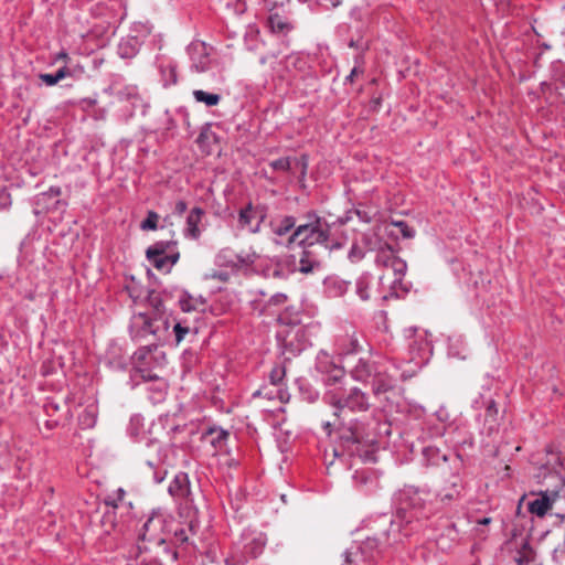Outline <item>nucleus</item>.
I'll use <instances>...</instances> for the list:
<instances>
[{
    "mask_svg": "<svg viewBox=\"0 0 565 565\" xmlns=\"http://www.w3.org/2000/svg\"><path fill=\"white\" fill-rule=\"evenodd\" d=\"M312 376L327 387L323 401L332 407L334 422L322 423L328 435L331 434V426L345 422L348 414L369 411L371 406L369 395L358 386L344 388L340 385L344 380L345 371L326 351L317 354Z\"/></svg>",
    "mask_w": 565,
    "mask_h": 565,
    "instance_id": "obj_1",
    "label": "nucleus"
},
{
    "mask_svg": "<svg viewBox=\"0 0 565 565\" xmlns=\"http://www.w3.org/2000/svg\"><path fill=\"white\" fill-rule=\"evenodd\" d=\"M391 434V424L380 422L375 418L366 420H350L349 427L342 434L347 451L352 457L361 459L363 462H376L377 454L386 443L385 437Z\"/></svg>",
    "mask_w": 565,
    "mask_h": 565,
    "instance_id": "obj_2",
    "label": "nucleus"
},
{
    "mask_svg": "<svg viewBox=\"0 0 565 565\" xmlns=\"http://www.w3.org/2000/svg\"><path fill=\"white\" fill-rule=\"evenodd\" d=\"M307 222L299 224L287 237L285 246L291 248L294 245L302 249L318 247L324 252L342 248L343 244L334 237L332 225L316 212L310 211L306 215Z\"/></svg>",
    "mask_w": 565,
    "mask_h": 565,
    "instance_id": "obj_3",
    "label": "nucleus"
},
{
    "mask_svg": "<svg viewBox=\"0 0 565 565\" xmlns=\"http://www.w3.org/2000/svg\"><path fill=\"white\" fill-rule=\"evenodd\" d=\"M393 520V514L382 513L371 521V529L374 530L372 536H367L356 546L363 561L373 562L384 554V552L394 544L402 541L401 526Z\"/></svg>",
    "mask_w": 565,
    "mask_h": 565,
    "instance_id": "obj_4",
    "label": "nucleus"
},
{
    "mask_svg": "<svg viewBox=\"0 0 565 565\" xmlns=\"http://www.w3.org/2000/svg\"><path fill=\"white\" fill-rule=\"evenodd\" d=\"M349 373L355 382L371 385L374 397L379 399H388L387 394L397 387L395 376L370 359L359 358Z\"/></svg>",
    "mask_w": 565,
    "mask_h": 565,
    "instance_id": "obj_5",
    "label": "nucleus"
},
{
    "mask_svg": "<svg viewBox=\"0 0 565 565\" xmlns=\"http://www.w3.org/2000/svg\"><path fill=\"white\" fill-rule=\"evenodd\" d=\"M396 507V514L393 520L396 526L399 525L404 536L411 535L414 522H419L424 515L423 499L420 489L414 486H405L398 490L393 498Z\"/></svg>",
    "mask_w": 565,
    "mask_h": 565,
    "instance_id": "obj_6",
    "label": "nucleus"
},
{
    "mask_svg": "<svg viewBox=\"0 0 565 565\" xmlns=\"http://www.w3.org/2000/svg\"><path fill=\"white\" fill-rule=\"evenodd\" d=\"M169 329V317H156L149 312L134 313L129 324V333L135 342L149 340V343H164L171 337Z\"/></svg>",
    "mask_w": 565,
    "mask_h": 565,
    "instance_id": "obj_7",
    "label": "nucleus"
},
{
    "mask_svg": "<svg viewBox=\"0 0 565 565\" xmlns=\"http://www.w3.org/2000/svg\"><path fill=\"white\" fill-rule=\"evenodd\" d=\"M160 343H148L141 345L134 354V367L130 371L127 384L130 388L140 385L139 380L157 379V369H162L166 364V354L159 350Z\"/></svg>",
    "mask_w": 565,
    "mask_h": 565,
    "instance_id": "obj_8",
    "label": "nucleus"
},
{
    "mask_svg": "<svg viewBox=\"0 0 565 565\" xmlns=\"http://www.w3.org/2000/svg\"><path fill=\"white\" fill-rule=\"evenodd\" d=\"M363 242L370 250L379 252L375 263L384 267V273L379 278L380 281L390 279V273H392L393 278L391 282H402L406 274L407 265L405 260L395 256L393 247L386 242H383L377 235H366Z\"/></svg>",
    "mask_w": 565,
    "mask_h": 565,
    "instance_id": "obj_9",
    "label": "nucleus"
},
{
    "mask_svg": "<svg viewBox=\"0 0 565 565\" xmlns=\"http://www.w3.org/2000/svg\"><path fill=\"white\" fill-rule=\"evenodd\" d=\"M315 330V326L280 328L276 338L285 360L290 361L310 347Z\"/></svg>",
    "mask_w": 565,
    "mask_h": 565,
    "instance_id": "obj_10",
    "label": "nucleus"
},
{
    "mask_svg": "<svg viewBox=\"0 0 565 565\" xmlns=\"http://www.w3.org/2000/svg\"><path fill=\"white\" fill-rule=\"evenodd\" d=\"M126 491L122 488H118L113 493L105 498V511L102 522L104 525L109 524L114 531L122 532L121 523H125L124 514L129 513L132 509V503L125 500ZM128 523L132 522V519L127 520Z\"/></svg>",
    "mask_w": 565,
    "mask_h": 565,
    "instance_id": "obj_11",
    "label": "nucleus"
},
{
    "mask_svg": "<svg viewBox=\"0 0 565 565\" xmlns=\"http://www.w3.org/2000/svg\"><path fill=\"white\" fill-rule=\"evenodd\" d=\"M266 543L267 537L265 533L252 529H245L242 532L239 541L235 545L236 552L241 553L238 562L244 564L249 558H256L259 556L263 553Z\"/></svg>",
    "mask_w": 565,
    "mask_h": 565,
    "instance_id": "obj_12",
    "label": "nucleus"
},
{
    "mask_svg": "<svg viewBox=\"0 0 565 565\" xmlns=\"http://www.w3.org/2000/svg\"><path fill=\"white\" fill-rule=\"evenodd\" d=\"M134 302H145L151 309L152 316H166V308L162 294L156 289L149 288V285H125Z\"/></svg>",
    "mask_w": 565,
    "mask_h": 565,
    "instance_id": "obj_13",
    "label": "nucleus"
},
{
    "mask_svg": "<svg viewBox=\"0 0 565 565\" xmlns=\"http://www.w3.org/2000/svg\"><path fill=\"white\" fill-rule=\"evenodd\" d=\"M163 526V515L159 512L152 511L138 533V541L141 542V545L149 544V546L164 543V537L161 535Z\"/></svg>",
    "mask_w": 565,
    "mask_h": 565,
    "instance_id": "obj_14",
    "label": "nucleus"
},
{
    "mask_svg": "<svg viewBox=\"0 0 565 565\" xmlns=\"http://www.w3.org/2000/svg\"><path fill=\"white\" fill-rule=\"evenodd\" d=\"M265 217V207L262 205H253V203L249 202L238 212V225L239 227L247 228L250 233L256 234L260 232V225Z\"/></svg>",
    "mask_w": 565,
    "mask_h": 565,
    "instance_id": "obj_15",
    "label": "nucleus"
},
{
    "mask_svg": "<svg viewBox=\"0 0 565 565\" xmlns=\"http://www.w3.org/2000/svg\"><path fill=\"white\" fill-rule=\"evenodd\" d=\"M186 53L191 61L190 68L198 73L207 71L211 66V57L204 42L193 41L186 46Z\"/></svg>",
    "mask_w": 565,
    "mask_h": 565,
    "instance_id": "obj_16",
    "label": "nucleus"
},
{
    "mask_svg": "<svg viewBox=\"0 0 565 565\" xmlns=\"http://www.w3.org/2000/svg\"><path fill=\"white\" fill-rule=\"evenodd\" d=\"M168 493L173 498L174 501H179L181 503L192 502L193 494L191 491L189 475L183 471L175 473L169 483Z\"/></svg>",
    "mask_w": 565,
    "mask_h": 565,
    "instance_id": "obj_17",
    "label": "nucleus"
},
{
    "mask_svg": "<svg viewBox=\"0 0 565 565\" xmlns=\"http://www.w3.org/2000/svg\"><path fill=\"white\" fill-rule=\"evenodd\" d=\"M152 550V546L138 543L129 551L127 565H163L159 551H156L153 554Z\"/></svg>",
    "mask_w": 565,
    "mask_h": 565,
    "instance_id": "obj_18",
    "label": "nucleus"
},
{
    "mask_svg": "<svg viewBox=\"0 0 565 565\" xmlns=\"http://www.w3.org/2000/svg\"><path fill=\"white\" fill-rule=\"evenodd\" d=\"M202 439L210 443L214 449V455L230 454V431L223 427L216 425L207 427L202 433Z\"/></svg>",
    "mask_w": 565,
    "mask_h": 565,
    "instance_id": "obj_19",
    "label": "nucleus"
},
{
    "mask_svg": "<svg viewBox=\"0 0 565 565\" xmlns=\"http://www.w3.org/2000/svg\"><path fill=\"white\" fill-rule=\"evenodd\" d=\"M216 263L220 266L227 265L228 269H218L214 270L211 275L207 276V278L212 279H218L226 281L231 278V273L239 271L245 267L244 260L238 257L237 255H233L231 259L227 260L226 253H220L216 257Z\"/></svg>",
    "mask_w": 565,
    "mask_h": 565,
    "instance_id": "obj_20",
    "label": "nucleus"
},
{
    "mask_svg": "<svg viewBox=\"0 0 565 565\" xmlns=\"http://www.w3.org/2000/svg\"><path fill=\"white\" fill-rule=\"evenodd\" d=\"M296 223L297 220L292 215H281L273 217L269 221V227L273 235L275 236L273 238L274 243L277 245H281V238L286 236L288 233H290L291 230L294 231L297 227Z\"/></svg>",
    "mask_w": 565,
    "mask_h": 565,
    "instance_id": "obj_21",
    "label": "nucleus"
},
{
    "mask_svg": "<svg viewBox=\"0 0 565 565\" xmlns=\"http://www.w3.org/2000/svg\"><path fill=\"white\" fill-rule=\"evenodd\" d=\"M129 358L117 343H110L105 353V364L114 371H124L128 366Z\"/></svg>",
    "mask_w": 565,
    "mask_h": 565,
    "instance_id": "obj_22",
    "label": "nucleus"
},
{
    "mask_svg": "<svg viewBox=\"0 0 565 565\" xmlns=\"http://www.w3.org/2000/svg\"><path fill=\"white\" fill-rule=\"evenodd\" d=\"M408 348L411 353L413 354V359L416 358L418 359V361L415 362L414 364L411 361L406 363V367L403 369L401 372V377L404 381L412 379L420 370L423 365V351L415 339L408 343Z\"/></svg>",
    "mask_w": 565,
    "mask_h": 565,
    "instance_id": "obj_23",
    "label": "nucleus"
},
{
    "mask_svg": "<svg viewBox=\"0 0 565 565\" xmlns=\"http://www.w3.org/2000/svg\"><path fill=\"white\" fill-rule=\"evenodd\" d=\"M204 215L203 209L195 206L193 207L188 216L184 227V236L196 239L201 235V231L199 228V224L201 223L202 216Z\"/></svg>",
    "mask_w": 565,
    "mask_h": 565,
    "instance_id": "obj_24",
    "label": "nucleus"
},
{
    "mask_svg": "<svg viewBox=\"0 0 565 565\" xmlns=\"http://www.w3.org/2000/svg\"><path fill=\"white\" fill-rule=\"evenodd\" d=\"M321 259L315 249H303L299 259L298 270L302 274L313 273L321 268Z\"/></svg>",
    "mask_w": 565,
    "mask_h": 565,
    "instance_id": "obj_25",
    "label": "nucleus"
},
{
    "mask_svg": "<svg viewBox=\"0 0 565 565\" xmlns=\"http://www.w3.org/2000/svg\"><path fill=\"white\" fill-rule=\"evenodd\" d=\"M280 328H292L298 326H312L311 323H305L302 313L300 310L288 307L278 317Z\"/></svg>",
    "mask_w": 565,
    "mask_h": 565,
    "instance_id": "obj_26",
    "label": "nucleus"
},
{
    "mask_svg": "<svg viewBox=\"0 0 565 565\" xmlns=\"http://www.w3.org/2000/svg\"><path fill=\"white\" fill-rule=\"evenodd\" d=\"M146 446L149 449H153L157 452L158 459L157 463H162L164 466H171L173 465V459L171 456L174 454V446L173 445H160L154 439H148Z\"/></svg>",
    "mask_w": 565,
    "mask_h": 565,
    "instance_id": "obj_27",
    "label": "nucleus"
},
{
    "mask_svg": "<svg viewBox=\"0 0 565 565\" xmlns=\"http://www.w3.org/2000/svg\"><path fill=\"white\" fill-rule=\"evenodd\" d=\"M141 42L137 36L121 39L118 44V55L121 58H132L139 52Z\"/></svg>",
    "mask_w": 565,
    "mask_h": 565,
    "instance_id": "obj_28",
    "label": "nucleus"
},
{
    "mask_svg": "<svg viewBox=\"0 0 565 565\" xmlns=\"http://www.w3.org/2000/svg\"><path fill=\"white\" fill-rule=\"evenodd\" d=\"M178 119H181L182 122L186 126H190L189 114L185 108L180 107L175 109L174 114H171L169 110H166V124L164 130L167 134H173L178 127Z\"/></svg>",
    "mask_w": 565,
    "mask_h": 565,
    "instance_id": "obj_29",
    "label": "nucleus"
},
{
    "mask_svg": "<svg viewBox=\"0 0 565 565\" xmlns=\"http://www.w3.org/2000/svg\"><path fill=\"white\" fill-rule=\"evenodd\" d=\"M159 71L161 74V81L164 87L177 84V63L172 60H164L159 64Z\"/></svg>",
    "mask_w": 565,
    "mask_h": 565,
    "instance_id": "obj_30",
    "label": "nucleus"
},
{
    "mask_svg": "<svg viewBox=\"0 0 565 565\" xmlns=\"http://www.w3.org/2000/svg\"><path fill=\"white\" fill-rule=\"evenodd\" d=\"M499 428V409L494 401H490L486 409L484 430L488 436L498 431Z\"/></svg>",
    "mask_w": 565,
    "mask_h": 565,
    "instance_id": "obj_31",
    "label": "nucleus"
},
{
    "mask_svg": "<svg viewBox=\"0 0 565 565\" xmlns=\"http://www.w3.org/2000/svg\"><path fill=\"white\" fill-rule=\"evenodd\" d=\"M141 383H151V386L147 390L150 391L149 399L156 404L162 402L166 395L167 383L164 380L157 374V379L153 380H139Z\"/></svg>",
    "mask_w": 565,
    "mask_h": 565,
    "instance_id": "obj_32",
    "label": "nucleus"
},
{
    "mask_svg": "<svg viewBox=\"0 0 565 565\" xmlns=\"http://www.w3.org/2000/svg\"><path fill=\"white\" fill-rule=\"evenodd\" d=\"M553 507V500L547 493H541L539 498L529 502V511L536 516L543 518Z\"/></svg>",
    "mask_w": 565,
    "mask_h": 565,
    "instance_id": "obj_33",
    "label": "nucleus"
},
{
    "mask_svg": "<svg viewBox=\"0 0 565 565\" xmlns=\"http://www.w3.org/2000/svg\"><path fill=\"white\" fill-rule=\"evenodd\" d=\"M149 262L159 270L169 271L171 267L178 262L179 254L170 255H147Z\"/></svg>",
    "mask_w": 565,
    "mask_h": 565,
    "instance_id": "obj_34",
    "label": "nucleus"
},
{
    "mask_svg": "<svg viewBox=\"0 0 565 565\" xmlns=\"http://www.w3.org/2000/svg\"><path fill=\"white\" fill-rule=\"evenodd\" d=\"M295 384L299 391V394L303 401L313 403L319 398V392L311 385L306 379H297Z\"/></svg>",
    "mask_w": 565,
    "mask_h": 565,
    "instance_id": "obj_35",
    "label": "nucleus"
},
{
    "mask_svg": "<svg viewBox=\"0 0 565 565\" xmlns=\"http://www.w3.org/2000/svg\"><path fill=\"white\" fill-rule=\"evenodd\" d=\"M74 75V72L67 67V66H63L61 68H58L55 73L53 74H50V73H43V74H40V79L47 86H54L56 85L61 79L65 78V77H68V76H73Z\"/></svg>",
    "mask_w": 565,
    "mask_h": 565,
    "instance_id": "obj_36",
    "label": "nucleus"
},
{
    "mask_svg": "<svg viewBox=\"0 0 565 565\" xmlns=\"http://www.w3.org/2000/svg\"><path fill=\"white\" fill-rule=\"evenodd\" d=\"M79 425L83 429H88L95 426L97 422V407L88 405L78 416Z\"/></svg>",
    "mask_w": 565,
    "mask_h": 565,
    "instance_id": "obj_37",
    "label": "nucleus"
},
{
    "mask_svg": "<svg viewBox=\"0 0 565 565\" xmlns=\"http://www.w3.org/2000/svg\"><path fill=\"white\" fill-rule=\"evenodd\" d=\"M192 95L196 103H202L207 107L216 106L222 98L220 94L210 93L202 89H194Z\"/></svg>",
    "mask_w": 565,
    "mask_h": 565,
    "instance_id": "obj_38",
    "label": "nucleus"
},
{
    "mask_svg": "<svg viewBox=\"0 0 565 565\" xmlns=\"http://www.w3.org/2000/svg\"><path fill=\"white\" fill-rule=\"evenodd\" d=\"M173 324L170 323V327H172V333L174 335L175 344H180L185 335L190 332L191 328L186 320L184 319H172Z\"/></svg>",
    "mask_w": 565,
    "mask_h": 565,
    "instance_id": "obj_39",
    "label": "nucleus"
},
{
    "mask_svg": "<svg viewBox=\"0 0 565 565\" xmlns=\"http://www.w3.org/2000/svg\"><path fill=\"white\" fill-rule=\"evenodd\" d=\"M268 26L274 33H287L290 31V24L279 14H270L268 18Z\"/></svg>",
    "mask_w": 565,
    "mask_h": 565,
    "instance_id": "obj_40",
    "label": "nucleus"
},
{
    "mask_svg": "<svg viewBox=\"0 0 565 565\" xmlns=\"http://www.w3.org/2000/svg\"><path fill=\"white\" fill-rule=\"evenodd\" d=\"M287 393L285 391L281 390V387H267V386H264L259 390H256L254 393H253V397H265L267 399H274L276 397H278L281 402L285 401V395Z\"/></svg>",
    "mask_w": 565,
    "mask_h": 565,
    "instance_id": "obj_41",
    "label": "nucleus"
},
{
    "mask_svg": "<svg viewBox=\"0 0 565 565\" xmlns=\"http://www.w3.org/2000/svg\"><path fill=\"white\" fill-rule=\"evenodd\" d=\"M289 267L284 263H273L266 269V278L287 279Z\"/></svg>",
    "mask_w": 565,
    "mask_h": 565,
    "instance_id": "obj_42",
    "label": "nucleus"
},
{
    "mask_svg": "<svg viewBox=\"0 0 565 565\" xmlns=\"http://www.w3.org/2000/svg\"><path fill=\"white\" fill-rule=\"evenodd\" d=\"M366 235H376V234H375V233H366V234H363V236H362V238H361V244H362V245H360L359 243H354V244L351 246V248H350V250H349V254H348V257H349V259H350L352 263H358V262H360V260L364 257V255H365V250H370V249L365 246V244H364V242H363V238H364V236H366Z\"/></svg>",
    "mask_w": 565,
    "mask_h": 565,
    "instance_id": "obj_43",
    "label": "nucleus"
},
{
    "mask_svg": "<svg viewBox=\"0 0 565 565\" xmlns=\"http://www.w3.org/2000/svg\"><path fill=\"white\" fill-rule=\"evenodd\" d=\"M115 95L119 100L131 102L134 106L136 102L140 100L138 89L135 86L119 88L116 90Z\"/></svg>",
    "mask_w": 565,
    "mask_h": 565,
    "instance_id": "obj_44",
    "label": "nucleus"
},
{
    "mask_svg": "<svg viewBox=\"0 0 565 565\" xmlns=\"http://www.w3.org/2000/svg\"><path fill=\"white\" fill-rule=\"evenodd\" d=\"M178 302L183 312H192V311L199 312L198 306H196V303H194V296H192L188 291L182 292V295L179 297Z\"/></svg>",
    "mask_w": 565,
    "mask_h": 565,
    "instance_id": "obj_45",
    "label": "nucleus"
},
{
    "mask_svg": "<svg viewBox=\"0 0 565 565\" xmlns=\"http://www.w3.org/2000/svg\"><path fill=\"white\" fill-rule=\"evenodd\" d=\"M286 375V369L282 364L275 365L269 373V382L275 387H280Z\"/></svg>",
    "mask_w": 565,
    "mask_h": 565,
    "instance_id": "obj_46",
    "label": "nucleus"
},
{
    "mask_svg": "<svg viewBox=\"0 0 565 565\" xmlns=\"http://www.w3.org/2000/svg\"><path fill=\"white\" fill-rule=\"evenodd\" d=\"M174 242L160 241L148 247L147 255H168L167 252L174 246Z\"/></svg>",
    "mask_w": 565,
    "mask_h": 565,
    "instance_id": "obj_47",
    "label": "nucleus"
},
{
    "mask_svg": "<svg viewBox=\"0 0 565 565\" xmlns=\"http://www.w3.org/2000/svg\"><path fill=\"white\" fill-rule=\"evenodd\" d=\"M225 8L236 15L243 14L247 10L246 0H225Z\"/></svg>",
    "mask_w": 565,
    "mask_h": 565,
    "instance_id": "obj_48",
    "label": "nucleus"
},
{
    "mask_svg": "<svg viewBox=\"0 0 565 565\" xmlns=\"http://www.w3.org/2000/svg\"><path fill=\"white\" fill-rule=\"evenodd\" d=\"M158 220L159 215L153 212L149 211L147 214V217L141 222V230L143 231H154L158 228Z\"/></svg>",
    "mask_w": 565,
    "mask_h": 565,
    "instance_id": "obj_49",
    "label": "nucleus"
},
{
    "mask_svg": "<svg viewBox=\"0 0 565 565\" xmlns=\"http://www.w3.org/2000/svg\"><path fill=\"white\" fill-rule=\"evenodd\" d=\"M146 465L152 470V480L154 483H161L167 477V469H159L153 460H146Z\"/></svg>",
    "mask_w": 565,
    "mask_h": 565,
    "instance_id": "obj_50",
    "label": "nucleus"
},
{
    "mask_svg": "<svg viewBox=\"0 0 565 565\" xmlns=\"http://www.w3.org/2000/svg\"><path fill=\"white\" fill-rule=\"evenodd\" d=\"M287 63L288 66L292 65L296 70H298L301 73H306L308 70V63L306 58L298 55L289 56Z\"/></svg>",
    "mask_w": 565,
    "mask_h": 565,
    "instance_id": "obj_51",
    "label": "nucleus"
},
{
    "mask_svg": "<svg viewBox=\"0 0 565 565\" xmlns=\"http://www.w3.org/2000/svg\"><path fill=\"white\" fill-rule=\"evenodd\" d=\"M348 341L349 344L341 350V354L349 356L362 350L358 338L351 337Z\"/></svg>",
    "mask_w": 565,
    "mask_h": 565,
    "instance_id": "obj_52",
    "label": "nucleus"
},
{
    "mask_svg": "<svg viewBox=\"0 0 565 565\" xmlns=\"http://www.w3.org/2000/svg\"><path fill=\"white\" fill-rule=\"evenodd\" d=\"M352 479L356 486H365L371 481V473L366 469L355 470Z\"/></svg>",
    "mask_w": 565,
    "mask_h": 565,
    "instance_id": "obj_53",
    "label": "nucleus"
},
{
    "mask_svg": "<svg viewBox=\"0 0 565 565\" xmlns=\"http://www.w3.org/2000/svg\"><path fill=\"white\" fill-rule=\"evenodd\" d=\"M269 166L275 171H289L290 170V158L289 157H282L278 158L276 160H273Z\"/></svg>",
    "mask_w": 565,
    "mask_h": 565,
    "instance_id": "obj_54",
    "label": "nucleus"
},
{
    "mask_svg": "<svg viewBox=\"0 0 565 565\" xmlns=\"http://www.w3.org/2000/svg\"><path fill=\"white\" fill-rule=\"evenodd\" d=\"M12 205L11 193L7 188L0 190V211H9Z\"/></svg>",
    "mask_w": 565,
    "mask_h": 565,
    "instance_id": "obj_55",
    "label": "nucleus"
},
{
    "mask_svg": "<svg viewBox=\"0 0 565 565\" xmlns=\"http://www.w3.org/2000/svg\"><path fill=\"white\" fill-rule=\"evenodd\" d=\"M43 409L49 417H53L56 413L60 412L61 406L53 398H46L43 405Z\"/></svg>",
    "mask_w": 565,
    "mask_h": 565,
    "instance_id": "obj_56",
    "label": "nucleus"
},
{
    "mask_svg": "<svg viewBox=\"0 0 565 565\" xmlns=\"http://www.w3.org/2000/svg\"><path fill=\"white\" fill-rule=\"evenodd\" d=\"M156 551H161L166 556L170 557L172 561H175L178 558V552L173 551L170 545L167 544V541L164 540V543L162 544H154L152 545Z\"/></svg>",
    "mask_w": 565,
    "mask_h": 565,
    "instance_id": "obj_57",
    "label": "nucleus"
},
{
    "mask_svg": "<svg viewBox=\"0 0 565 565\" xmlns=\"http://www.w3.org/2000/svg\"><path fill=\"white\" fill-rule=\"evenodd\" d=\"M418 444H419V448L416 449L415 443L413 440L405 439L402 447L407 449L409 451V454H415L417 451H419L420 454H424V444L420 438H418Z\"/></svg>",
    "mask_w": 565,
    "mask_h": 565,
    "instance_id": "obj_58",
    "label": "nucleus"
},
{
    "mask_svg": "<svg viewBox=\"0 0 565 565\" xmlns=\"http://www.w3.org/2000/svg\"><path fill=\"white\" fill-rule=\"evenodd\" d=\"M173 535H174V542L180 545H183V544L188 543V541H189L188 530L184 527L175 529Z\"/></svg>",
    "mask_w": 565,
    "mask_h": 565,
    "instance_id": "obj_59",
    "label": "nucleus"
},
{
    "mask_svg": "<svg viewBox=\"0 0 565 565\" xmlns=\"http://www.w3.org/2000/svg\"><path fill=\"white\" fill-rule=\"evenodd\" d=\"M394 226L398 230L403 237L409 238L414 236V231L408 227L405 222H396Z\"/></svg>",
    "mask_w": 565,
    "mask_h": 565,
    "instance_id": "obj_60",
    "label": "nucleus"
},
{
    "mask_svg": "<svg viewBox=\"0 0 565 565\" xmlns=\"http://www.w3.org/2000/svg\"><path fill=\"white\" fill-rule=\"evenodd\" d=\"M60 195H61V188L51 186L47 191L42 192L38 195V201H40L41 199H44L45 196L57 198Z\"/></svg>",
    "mask_w": 565,
    "mask_h": 565,
    "instance_id": "obj_61",
    "label": "nucleus"
},
{
    "mask_svg": "<svg viewBox=\"0 0 565 565\" xmlns=\"http://www.w3.org/2000/svg\"><path fill=\"white\" fill-rule=\"evenodd\" d=\"M286 298L287 297L285 294L277 292L269 298L268 303L273 305V306H277V305L282 303L286 300Z\"/></svg>",
    "mask_w": 565,
    "mask_h": 565,
    "instance_id": "obj_62",
    "label": "nucleus"
},
{
    "mask_svg": "<svg viewBox=\"0 0 565 565\" xmlns=\"http://www.w3.org/2000/svg\"><path fill=\"white\" fill-rule=\"evenodd\" d=\"M356 294L362 300L369 299L367 286L369 285H356Z\"/></svg>",
    "mask_w": 565,
    "mask_h": 565,
    "instance_id": "obj_63",
    "label": "nucleus"
},
{
    "mask_svg": "<svg viewBox=\"0 0 565 565\" xmlns=\"http://www.w3.org/2000/svg\"><path fill=\"white\" fill-rule=\"evenodd\" d=\"M418 329L416 327H408L404 329V338L406 340H413L417 333Z\"/></svg>",
    "mask_w": 565,
    "mask_h": 565,
    "instance_id": "obj_64",
    "label": "nucleus"
}]
</instances>
